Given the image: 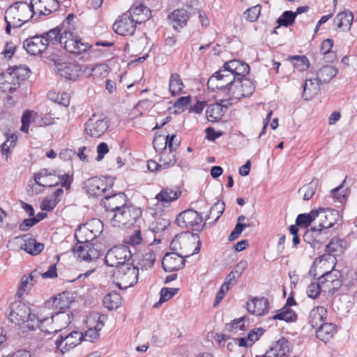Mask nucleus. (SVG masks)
Returning a JSON list of instances; mask_svg holds the SVG:
<instances>
[{
  "label": "nucleus",
  "mask_w": 357,
  "mask_h": 357,
  "mask_svg": "<svg viewBox=\"0 0 357 357\" xmlns=\"http://www.w3.org/2000/svg\"><path fill=\"white\" fill-rule=\"evenodd\" d=\"M319 218L320 220L318 227H313L305 234V237L311 235L314 239L312 245L316 246L317 243L322 244L327 238L328 231V229L333 227L337 221L339 213L337 210L330 208H319Z\"/></svg>",
  "instance_id": "1"
},
{
  "label": "nucleus",
  "mask_w": 357,
  "mask_h": 357,
  "mask_svg": "<svg viewBox=\"0 0 357 357\" xmlns=\"http://www.w3.org/2000/svg\"><path fill=\"white\" fill-rule=\"evenodd\" d=\"M41 318V315L36 316L32 314L31 308L28 305L19 301L12 303L8 316V319L11 322L17 325L26 323L27 328L31 330H34L36 327L39 328Z\"/></svg>",
  "instance_id": "2"
},
{
  "label": "nucleus",
  "mask_w": 357,
  "mask_h": 357,
  "mask_svg": "<svg viewBox=\"0 0 357 357\" xmlns=\"http://www.w3.org/2000/svg\"><path fill=\"white\" fill-rule=\"evenodd\" d=\"M34 180L36 184L43 187L50 188L61 183L62 187L68 190L73 181V176L70 174L56 175V171L49 172L47 169H44L34 175Z\"/></svg>",
  "instance_id": "3"
},
{
  "label": "nucleus",
  "mask_w": 357,
  "mask_h": 357,
  "mask_svg": "<svg viewBox=\"0 0 357 357\" xmlns=\"http://www.w3.org/2000/svg\"><path fill=\"white\" fill-rule=\"evenodd\" d=\"M138 275L139 269L132 263L123 264L114 273L116 285L121 289H126L137 282Z\"/></svg>",
  "instance_id": "4"
},
{
  "label": "nucleus",
  "mask_w": 357,
  "mask_h": 357,
  "mask_svg": "<svg viewBox=\"0 0 357 357\" xmlns=\"http://www.w3.org/2000/svg\"><path fill=\"white\" fill-rule=\"evenodd\" d=\"M140 208L126 204L120 211L114 213L111 224L114 227L132 225L141 217Z\"/></svg>",
  "instance_id": "5"
},
{
  "label": "nucleus",
  "mask_w": 357,
  "mask_h": 357,
  "mask_svg": "<svg viewBox=\"0 0 357 357\" xmlns=\"http://www.w3.org/2000/svg\"><path fill=\"white\" fill-rule=\"evenodd\" d=\"M70 321L69 314L59 312L49 317L42 316L39 328L45 333H56L67 326Z\"/></svg>",
  "instance_id": "6"
},
{
  "label": "nucleus",
  "mask_w": 357,
  "mask_h": 357,
  "mask_svg": "<svg viewBox=\"0 0 357 357\" xmlns=\"http://www.w3.org/2000/svg\"><path fill=\"white\" fill-rule=\"evenodd\" d=\"M59 43L67 52L75 54L85 52L91 47L88 43L82 42L78 36L66 29L63 30Z\"/></svg>",
  "instance_id": "7"
},
{
  "label": "nucleus",
  "mask_w": 357,
  "mask_h": 357,
  "mask_svg": "<svg viewBox=\"0 0 357 357\" xmlns=\"http://www.w3.org/2000/svg\"><path fill=\"white\" fill-rule=\"evenodd\" d=\"M72 251L80 261L87 262L96 260L104 253L101 244L93 243H76L72 248Z\"/></svg>",
  "instance_id": "8"
},
{
  "label": "nucleus",
  "mask_w": 357,
  "mask_h": 357,
  "mask_svg": "<svg viewBox=\"0 0 357 357\" xmlns=\"http://www.w3.org/2000/svg\"><path fill=\"white\" fill-rule=\"evenodd\" d=\"M132 253L128 245L115 246L111 248L106 254L105 262L109 266H120L127 263H132Z\"/></svg>",
  "instance_id": "9"
},
{
  "label": "nucleus",
  "mask_w": 357,
  "mask_h": 357,
  "mask_svg": "<svg viewBox=\"0 0 357 357\" xmlns=\"http://www.w3.org/2000/svg\"><path fill=\"white\" fill-rule=\"evenodd\" d=\"M4 18L17 21L20 26L29 21V19L36 20V19H33V13H31V8L25 2H17L14 5L10 6L6 10Z\"/></svg>",
  "instance_id": "10"
},
{
  "label": "nucleus",
  "mask_w": 357,
  "mask_h": 357,
  "mask_svg": "<svg viewBox=\"0 0 357 357\" xmlns=\"http://www.w3.org/2000/svg\"><path fill=\"white\" fill-rule=\"evenodd\" d=\"M109 127V120L102 114H93L85 123L86 133L94 138L102 136Z\"/></svg>",
  "instance_id": "11"
},
{
  "label": "nucleus",
  "mask_w": 357,
  "mask_h": 357,
  "mask_svg": "<svg viewBox=\"0 0 357 357\" xmlns=\"http://www.w3.org/2000/svg\"><path fill=\"white\" fill-rule=\"evenodd\" d=\"M106 316L99 313H93L89 316L87 323L89 328L83 335L82 340L93 342L98 340L100 337L99 332L105 325Z\"/></svg>",
  "instance_id": "12"
},
{
  "label": "nucleus",
  "mask_w": 357,
  "mask_h": 357,
  "mask_svg": "<svg viewBox=\"0 0 357 357\" xmlns=\"http://www.w3.org/2000/svg\"><path fill=\"white\" fill-rule=\"evenodd\" d=\"M236 78L228 70H219L215 72L208 80V86L213 91L215 89L227 90Z\"/></svg>",
  "instance_id": "13"
},
{
  "label": "nucleus",
  "mask_w": 357,
  "mask_h": 357,
  "mask_svg": "<svg viewBox=\"0 0 357 357\" xmlns=\"http://www.w3.org/2000/svg\"><path fill=\"white\" fill-rule=\"evenodd\" d=\"M83 334L78 331H73L68 335H59V339L55 341L56 347L61 353L65 354L71 349L77 346L82 340Z\"/></svg>",
  "instance_id": "14"
},
{
  "label": "nucleus",
  "mask_w": 357,
  "mask_h": 357,
  "mask_svg": "<svg viewBox=\"0 0 357 357\" xmlns=\"http://www.w3.org/2000/svg\"><path fill=\"white\" fill-rule=\"evenodd\" d=\"M319 281L322 285V291L333 294L341 287L340 273L336 270H332L323 274Z\"/></svg>",
  "instance_id": "15"
},
{
  "label": "nucleus",
  "mask_w": 357,
  "mask_h": 357,
  "mask_svg": "<svg viewBox=\"0 0 357 357\" xmlns=\"http://www.w3.org/2000/svg\"><path fill=\"white\" fill-rule=\"evenodd\" d=\"M135 24L131 14L126 12L114 23L113 29L119 35L132 36L135 31Z\"/></svg>",
  "instance_id": "16"
},
{
  "label": "nucleus",
  "mask_w": 357,
  "mask_h": 357,
  "mask_svg": "<svg viewBox=\"0 0 357 357\" xmlns=\"http://www.w3.org/2000/svg\"><path fill=\"white\" fill-rule=\"evenodd\" d=\"M202 221V215L192 209L182 211L176 219L177 225L183 228L200 227Z\"/></svg>",
  "instance_id": "17"
},
{
  "label": "nucleus",
  "mask_w": 357,
  "mask_h": 357,
  "mask_svg": "<svg viewBox=\"0 0 357 357\" xmlns=\"http://www.w3.org/2000/svg\"><path fill=\"white\" fill-rule=\"evenodd\" d=\"M29 6L34 17L37 13L43 15L50 14L59 8V3L57 0H31Z\"/></svg>",
  "instance_id": "18"
},
{
  "label": "nucleus",
  "mask_w": 357,
  "mask_h": 357,
  "mask_svg": "<svg viewBox=\"0 0 357 357\" xmlns=\"http://www.w3.org/2000/svg\"><path fill=\"white\" fill-rule=\"evenodd\" d=\"M127 204V197L123 192L114 194L112 195H105L102 199V206L106 211L116 213L120 211Z\"/></svg>",
  "instance_id": "19"
},
{
  "label": "nucleus",
  "mask_w": 357,
  "mask_h": 357,
  "mask_svg": "<svg viewBox=\"0 0 357 357\" xmlns=\"http://www.w3.org/2000/svg\"><path fill=\"white\" fill-rule=\"evenodd\" d=\"M47 41L41 35H36L26 39L23 47L30 54L38 55L47 50Z\"/></svg>",
  "instance_id": "20"
},
{
  "label": "nucleus",
  "mask_w": 357,
  "mask_h": 357,
  "mask_svg": "<svg viewBox=\"0 0 357 357\" xmlns=\"http://www.w3.org/2000/svg\"><path fill=\"white\" fill-rule=\"evenodd\" d=\"M56 68L61 77L68 80H75L82 73L80 65L74 63H58Z\"/></svg>",
  "instance_id": "21"
},
{
  "label": "nucleus",
  "mask_w": 357,
  "mask_h": 357,
  "mask_svg": "<svg viewBox=\"0 0 357 357\" xmlns=\"http://www.w3.org/2000/svg\"><path fill=\"white\" fill-rule=\"evenodd\" d=\"M185 259L177 253H166L162 260V266L166 272L176 271L183 268Z\"/></svg>",
  "instance_id": "22"
},
{
  "label": "nucleus",
  "mask_w": 357,
  "mask_h": 357,
  "mask_svg": "<svg viewBox=\"0 0 357 357\" xmlns=\"http://www.w3.org/2000/svg\"><path fill=\"white\" fill-rule=\"evenodd\" d=\"M85 188L86 192L91 196H102L107 191L105 178L96 176L90 178L85 183Z\"/></svg>",
  "instance_id": "23"
},
{
  "label": "nucleus",
  "mask_w": 357,
  "mask_h": 357,
  "mask_svg": "<svg viewBox=\"0 0 357 357\" xmlns=\"http://www.w3.org/2000/svg\"><path fill=\"white\" fill-rule=\"evenodd\" d=\"M181 190L177 187H165L155 195V199L162 206H167L170 203L176 201L181 196Z\"/></svg>",
  "instance_id": "24"
},
{
  "label": "nucleus",
  "mask_w": 357,
  "mask_h": 357,
  "mask_svg": "<svg viewBox=\"0 0 357 357\" xmlns=\"http://www.w3.org/2000/svg\"><path fill=\"white\" fill-rule=\"evenodd\" d=\"M269 302L267 298H253L247 302L248 311L255 316H262L268 312Z\"/></svg>",
  "instance_id": "25"
},
{
  "label": "nucleus",
  "mask_w": 357,
  "mask_h": 357,
  "mask_svg": "<svg viewBox=\"0 0 357 357\" xmlns=\"http://www.w3.org/2000/svg\"><path fill=\"white\" fill-rule=\"evenodd\" d=\"M296 305L293 297L289 296L286 302V305L280 309L278 312L272 317L273 320H282L287 322H292L296 320L297 315L294 311L290 309L291 306Z\"/></svg>",
  "instance_id": "26"
},
{
  "label": "nucleus",
  "mask_w": 357,
  "mask_h": 357,
  "mask_svg": "<svg viewBox=\"0 0 357 357\" xmlns=\"http://www.w3.org/2000/svg\"><path fill=\"white\" fill-rule=\"evenodd\" d=\"M228 105V100H225L210 105L206 111L207 119L212 122L219 121L224 115Z\"/></svg>",
  "instance_id": "27"
},
{
  "label": "nucleus",
  "mask_w": 357,
  "mask_h": 357,
  "mask_svg": "<svg viewBox=\"0 0 357 357\" xmlns=\"http://www.w3.org/2000/svg\"><path fill=\"white\" fill-rule=\"evenodd\" d=\"M224 68L232 75L235 78L244 77L250 70L249 66L239 60H231L225 63Z\"/></svg>",
  "instance_id": "28"
},
{
  "label": "nucleus",
  "mask_w": 357,
  "mask_h": 357,
  "mask_svg": "<svg viewBox=\"0 0 357 357\" xmlns=\"http://www.w3.org/2000/svg\"><path fill=\"white\" fill-rule=\"evenodd\" d=\"M127 13L131 14L132 19L136 24H141L146 22L151 17L150 9L142 4L131 8L127 11Z\"/></svg>",
  "instance_id": "29"
},
{
  "label": "nucleus",
  "mask_w": 357,
  "mask_h": 357,
  "mask_svg": "<svg viewBox=\"0 0 357 357\" xmlns=\"http://www.w3.org/2000/svg\"><path fill=\"white\" fill-rule=\"evenodd\" d=\"M169 18L174 29H177L178 27L182 28L186 25L189 20V14L185 9H176L169 15Z\"/></svg>",
  "instance_id": "30"
},
{
  "label": "nucleus",
  "mask_w": 357,
  "mask_h": 357,
  "mask_svg": "<svg viewBox=\"0 0 357 357\" xmlns=\"http://www.w3.org/2000/svg\"><path fill=\"white\" fill-rule=\"evenodd\" d=\"M327 317V310L322 306L314 307L310 312L308 322L312 328L324 323Z\"/></svg>",
  "instance_id": "31"
},
{
  "label": "nucleus",
  "mask_w": 357,
  "mask_h": 357,
  "mask_svg": "<svg viewBox=\"0 0 357 357\" xmlns=\"http://www.w3.org/2000/svg\"><path fill=\"white\" fill-rule=\"evenodd\" d=\"M316 331V335L321 341L327 342L336 333V326L332 323H323L319 325Z\"/></svg>",
  "instance_id": "32"
},
{
  "label": "nucleus",
  "mask_w": 357,
  "mask_h": 357,
  "mask_svg": "<svg viewBox=\"0 0 357 357\" xmlns=\"http://www.w3.org/2000/svg\"><path fill=\"white\" fill-rule=\"evenodd\" d=\"M321 84L318 80L306 79L303 85V98L305 100H312L320 91Z\"/></svg>",
  "instance_id": "33"
},
{
  "label": "nucleus",
  "mask_w": 357,
  "mask_h": 357,
  "mask_svg": "<svg viewBox=\"0 0 357 357\" xmlns=\"http://www.w3.org/2000/svg\"><path fill=\"white\" fill-rule=\"evenodd\" d=\"M337 73V69L332 66H324L317 72L315 80L324 84L329 82Z\"/></svg>",
  "instance_id": "34"
},
{
  "label": "nucleus",
  "mask_w": 357,
  "mask_h": 357,
  "mask_svg": "<svg viewBox=\"0 0 357 357\" xmlns=\"http://www.w3.org/2000/svg\"><path fill=\"white\" fill-rule=\"evenodd\" d=\"M20 248L31 255H38L43 250L44 244L38 242L34 238H29L21 242Z\"/></svg>",
  "instance_id": "35"
},
{
  "label": "nucleus",
  "mask_w": 357,
  "mask_h": 357,
  "mask_svg": "<svg viewBox=\"0 0 357 357\" xmlns=\"http://www.w3.org/2000/svg\"><path fill=\"white\" fill-rule=\"evenodd\" d=\"M354 15L351 12L344 11L337 14L334 20L337 26L342 31H349L351 26Z\"/></svg>",
  "instance_id": "36"
},
{
  "label": "nucleus",
  "mask_w": 357,
  "mask_h": 357,
  "mask_svg": "<svg viewBox=\"0 0 357 357\" xmlns=\"http://www.w3.org/2000/svg\"><path fill=\"white\" fill-rule=\"evenodd\" d=\"M75 238L78 244L90 243L89 241L96 238L94 235L91 233L90 229L87 228L86 223L79 226L75 230Z\"/></svg>",
  "instance_id": "37"
},
{
  "label": "nucleus",
  "mask_w": 357,
  "mask_h": 357,
  "mask_svg": "<svg viewBox=\"0 0 357 357\" xmlns=\"http://www.w3.org/2000/svg\"><path fill=\"white\" fill-rule=\"evenodd\" d=\"M38 272L35 270L32 271L29 275H23L20 280V284L18 289V294L22 295L24 292L31 289L33 285V282L38 277Z\"/></svg>",
  "instance_id": "38"
},
{
  "label": "nucleus",
  "mask_w": 357,
  "mask_h": 357,
  "mask_svg": "<svg viewBox=\"0 0 357 357\" xmlns=\"http://www.w3.org/2000/svg\"><path fill=\"white\" fill-rule=\"evenodd\" d=\"M19 85L14 82L13 77L7 73L0 75V91L13 93Z\"/></svg>",
  "instance_id": "39"
},
{
  "label": "nucleus",
  "mask_w": 357,
  "mask_h": 357,
  "mask_svg": "<svg viewBox=\"0 0 357 357\" xmlns=\"http://www.w3.org/2000/svg\"><path fill=\"white\" fill-rule=\"evenodd\" d=\"M238 85H241V81L238 78H236L233 82V84L231 85V86L229 87L227 91L230 96V98L226 100H228L229 105H232L234 103L233 102L230 101H238L241 98H245L243 93V89H241V86H239Z\"/></svg>",
  "instance_id": "40"
},
{
  "label": "nucleus",
  "mask_w": 357,
  "mask_h": 357,
  "mask_svg": "<svg viewBox=\"0 0 357 357\" xmlns=\"http://www.w3.org/2000/svg\"><path fill=\"white\" fill-rule=\"evenodd\" d=\"M8 73L13 77L14 82L20 85V80H24L29 76V70L24 66H15L8 69Z\"/></svg>",
  "instance_id": "41"
},
{
  "label": "nucleus",
  "mask_w": 357,
  "mask_h": 357,
  "mask_svg": "<svg viewBox=\"0 0 357 357\" xmlns=\"http://www.w3.org/2000/svg\"><path fill=\"white\" fill-rule=\"evenodd\" d=\"M121 296L116 292L108 293L103 299L104 305L110 310L118 308L121 304Z\"/></svg>",
  "instance_id": "42"
},
{
  "label": "nucleus",
  "mask_w": 357,
  "mask_h": 357,
  "mask_svg": "<svg viewBox=\"0 0 357 357\" xmlns=\"http://www.w3.org/2000/svg\"><path fill=\"white\" fill-rule=\"evenodd\" d=\"M318 183L319 181L317 179H313L311 182L304 185L299 189L298 193L303 197V200L308 201L313 197L318 186Z\"/></svg>",
  "instance_id": "43"
},
{
  "label": "nucleus",
  "mask_w": 357,
  "mask_h": 357,
  "mask_svg": "<svg viewBox=\"0 0 357 357\" xmlns=\"http://www.w3.org/2000/svg\"><path fill=\"white\" fill-rule=\"evenodd\" d=\"M184 87L180 75L177 73L172 74L169 79V89L172 96L180 94Z\"/></svg>",
  "instance_id": "44"
},
{
  "label": "nucleus",
  "mask_w": 357,
  "mask_h": 357,
  "mask_svg": "<svg viewBox=\"0 0 357 357\" xmlns=\"http://www.w3.org/2000/svg\"><path fill=\"white\" fill-rule=\"evenodd\" d=\"M69 294V292L59 294L53 300V307L60 310L68 308L72 302Z\"/></svg>",
  "instance_id": "45"
},
{
  "label": "nucleus",
  "mask_w": 357,
  "mask_h": 357,
  "mask_svg": "<svg viewBox=\"0 0 357 357\" xmlns=\"http://www.w3.org/2000/svg\"><path fill=\"white\" fill-rule=\"evenodd\" d=\"M38 114L32 110H26L22 116V126H21V130L27 133L29 131V124L31 121L33 123L37 122V120H38Z\"/></svg>",
  "instance_id": "46"
},
{
  "label": "nucleus",
  "mask_w": 357,
  "mask_h": 357,
  "mask_svg": "<svg viewBox=\"0 0 357 357\" xmlns=\"http://www.w3.org/2000/svg\"><path fill=\"white\" fill-rule=\"evenodd\" d=\"M318 215L319 211L315 209L312 210L310 213L299 214L296 218V224L298 226L307 227Z\"/></svg>",
  "instance_id": "47"
},
{
  "label": "nucleus",
  "mask_w": 357,
  "mask_h": 357,
  "mask_svg": "<svg viewBox=\"0 0 357 357\" xmlns=\"http://www.w3.org/2000/svg\"><path fill=\"white\" fill-rule=\"evenodd\" d=\"M344 242L339 238H333L330 243L326 246V250L329 255L335 256L340 254L343 250Z\"/></svg>",
  "instance_id": "48"
},
{
  "label": "nucleus",
  "mask_w": 357,
  "mask_h": 357,
  "mask_svg": "<svg viewBox=\"0 0 357 357\" xmlns=\"http://www.w3.org/2000/svg\"><path fill=\"white\" fill-rule=\"evenodd\" d=\"M272 347L278 357L286 356L290 351L289 342L284 338L278 340Z\"/></svg>",
  "instance_id": "49"
},
{
  "label": "nucleus",
  "mask_w": 357,
  "mask_h": 357,
  "mask_svg": "<svg viewBox=\"0 0 357 357\" xmlns=\"http://www.w3.org/2000/svg\"><path fill=\"white\" fill-rule=\"evenodd\" d=\"M155 253L152 250H148L142 257L139 264L143 269H148L153 266L155 261Z\"/></svg>",
  "instance_id": "50"
},
{
  "label": "nucleus",
  "mask_w": 357,
  "mask_h": 357,
  "mask_svg": "<svg viewBox=\"0 0 357 357\" xmlns=\"http://www.w3.org/2000/svg\"><path fill=\"white\" fill-rule=\"evenodd\" d=\"M86 225L96 238L102 232L103 223L98 218H93L89 220L86 222Z\"/></svg>",
  "instance_id": "51"
},
{
  "label": "nucleus",
  "mask_w": 357,
  "mask_h": 357,
  "mask_svg": "<svg viewBox=\"0 0 357 357\" xmlns=\"http://www.w3.org/2000/svg\"><path fill=\"white\" fill-rule=\"evenodd\" d=\"M289 59L294 61L293 64L294 68H297L300 71H305L310 67V61L307 56H292L289 57Z\"/></svg>",
  "instance_id": "52"
},
{
  "label": "nucleus",
  "mask_w": 357,
  "mask_h": 357,
  "mask_svg": "<svg viewBox=\"0 0 357 357\" xmlns=\"http://www.w3.org/2000/svg\"><path fill=\"white\" fill-rule=\"evenodd\" d=\"M160 165L162 168H167L176 162L175 155L172 151H169L167 152V151L161 153L160 158L159 160Z\"/></svg>",
  "instance_id": "53"
},
{
  "label": "nucleus",
  "mask_w": 357,
  "mask_h": 357,
  "mask_svg": "<svg viewBox=\"0 0 357 357\" xmlns=\"http://www.w3.org/2000/svg\"><path fill=\"white\" fill-rule=\"evenodd\" d=\"M61 34L62 31L60 29L54 28L41 36L47 40V43L48 46L50 44H56L59 43Z\"/></svg>",
  "instance_id": "54"
},
{
  "label": "nucleus",
  "mask_w": 357,
  "mask_h": 357,
  "mask_svg": "<svg viewBox=\"0 0 357 357\" xmlns=\"http://www.w3.org/2000/svg\"><path fill=\"white\" fill-rule=\"evenodd\" d=\"M225 211V203L217 202L212 206L210 209L209 213L206 215V219L208 220L211 218H215L214 222H216L220 217L222 215Z\"/></svg>",
  "instance_id": "55"
},
{
  "label": "nucleus",
  "mask_w": 357,
  "mask_h": 357,
  "mask_svg": "<svg viewBox=\"0 0 357 357\" xmlns=\"http://www.w3.org/2000/svg\"><path fill=\"white\" fill-rule=\"evenodd\" d=\"M295 19V14L292 11L287 10L277 20V23L279 26L287 27L294 22Z\"/></svg>",
  "instance_id": "56"
},
{
  "label": "nucleus",
  "mask_w": 357,
  "mask_h": 357,
  "mask_svg": "<svg viewBox=\"0 0 357 357\" xmlns=\"http://www.w3.org/2000/svg\"><path fill=\"white\" fill-rule=\"evenodd\" d=\"M142 242V237L141 231L135 229L131 234L127 236L124 239V243L126 245L135 246L141 244Z\"/></svg>",
  "instance_id": "57"
},
{
  "label": "nucleus",
  "mask_w": 357,
  "mask_h": 357,
  "mask_svg": "<svg viewBox=\"0 0 357 357\" xmlns=\"http://www.w3.org/2000/svg\"><path fill=\"white\" fill-rule=\"evenodd\" d=\"M168 135H156L153 141V146L157 151L163 152L166 151L167 146Z\"/></svg>",
  "instance_id": "58"
},
{
  "label": "nucleus",
  "mask_w": 357,
  "mask_h": 357,
  "mask_svg": "<svg viewBox=\"0 0 357 357\" xmlns=\"http://www.w3.org/2000/svg\"><path fill=\"white\" fill-rule=\"evenodd\" d=\"M241 81V85H238L239 86H241V89H243V93L244 95V97L250 96L252 94L253 91H255V86L254 84L251 80L249 79H247L245 77H238Z\"/></svg>",
  "instance_id": "59"
},
{
  "label": "nucleus",
  "mask_w": 357,
  "mask_h": 357,
  "mask_svg": "<svg viewBox=\"0 0 357 357\" xmlns=\"http://www.w3.org/2000/svg\"><path fill=\"white\" fill-rule=\"evenodd\" d=\"M261 10V6L260 5L252 6L244 13L245 17L250 22H255L258 19Z\"/></svg>",
  "instance_id": "60"
},
{
  "label": "nucleus",
  "mask_w": 357,
  "mask_h": 357,
  "mask_svg": "<svg viewBox=\"0 0 357 357\" xmlns=\"http://www.w3.org/2000/svg\"><path fill=\"white\" fill-rule=\"evenodd\" d=\"M178 289L177 288H167L163 287L161 289L160 292V301L159 303H162L163 302L169 301L172 298L175 294H177Z\"/></svg>",
  "instance_id": "61"
},
{
  "label": "nucleus",
  "mask_w": 357,
  "mask_h": 357,
  "mask_svg": "<svg viewBox=\"0 0 357 357\" xmlns=\"http://www.w3.org/2000/svg\"><path fill=\"white\" fill-rule=\"evenodd\" d=\"M108 74L107 66L105 64L96 65L91 68V75L93 77L101 78L105 77Z\"/></svg>",
  "instance_id": "62"
},
{
  "label": "nucleus",
  "mask_w": 357,
  "mask_h": 357,
  "mask_svg": "<svg viewBox=\"0 0 357 357\" xmlns=\"http://www.w3.org/2000/svg\"><path fill=\"white\" fill-rule=\"evenodd\" d=\"M56 198H54L52 195L45 197L40 204V208L43 211H52L57 205Z\"/></svg>",
  "instance_id": "63"
},
{
  "label": "nucleus",
  "mask_w": 357,
  "mask_h": 357,
  "mask_svg": "<svg viewBox=\"0 0 357 357\" xmlns=\"http://www.w3.org/2000/svg\"><path fill=\"white\" fill-rule=\"evenodd\" d=\"M322 291V285L319 281L318 283H312L307 288V294L312 298H316Z\"/></svg>",
  "instance_id": "64"
}]
</instances>
